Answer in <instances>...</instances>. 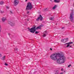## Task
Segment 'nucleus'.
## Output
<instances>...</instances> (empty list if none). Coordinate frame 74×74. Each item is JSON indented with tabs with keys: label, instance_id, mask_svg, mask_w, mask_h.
I'll list each match as a JSON object with an SVG mask.
<instances>
[{
	"label": "nucleus",
	"instance_id": "obj_1",
	"mask_svg": "<svg viewBox=\"0 0 74 74\" xmlns=\"http://www.w3.org/2000/svg\"><path fill=\"white\" fill-rule=\"evenodd\" d=\"M57 56L59 57L57 60V63L59 64H63L65 62L66 58L65 57L60 53H56L52 54L50 56L51 59L53 60H56L57 59Z\"/></svg>",
	"mask_w": 74,
	"mask_h": 74
},
{
	"label": "nucleus",
	"instance_id": "obj_2",
	"mask_svg": "<svg viewBox=\"0 0 74 74\" xmlns=\"http://www.w3.org/2000/svg\"><path fill=\"white\" fill-rule=\"evenodd\" d=\"M33 8V7L32 3L30 2L28 3L26 9V10H31Z\"/></svg>",
	"mask_w": 74,
	"mask_h": 74
},
{
	"label": "nucleus",
	"instance_id": "obj_3",
	"mask_svg": "<svg viewBox=\"0 0 74 74\" xmlns=\"http://www.w3.org/2000/svg\"><path fill=\"white\" fill-rule=\"evenodd\" d=\"M73 10H72L71 11V12L70 14V16L69 18L70 20L71 21V22H74V14H73Z\"/></svg>",
	"mask_w": 74,
	"mask_h": 74
},
{
	"label": "nucleus",
	"instance_id": "obj_4",
	"mask_svg": "<svg viewBox=\"0 0 74 74\" xmlns=\"http://www.w3.org/2000/svg\"><path fill=\"white\" fill-rule=\"evenodd\" d=\"M30 32L31 33H34V32L36 31V26L34 25L33 26V27L32 28L30 29H29Z\"/></svg>",
	"mask_w": 74,
	"mask_h": 74
},
{
	"label": "nucleus",
	"instance_id": "obj_5",
	"mask_svg": "<svg viewBox=\"0 0 74 74\" xmlns=\"http://www.w3.org/2000/svg\"><path fill=\"white\" fill-rule=\"evenodd\" d=\"M39 19H40V21H42L43 19V18L41 15H40L38 17V18L36 19L37 21H39Z\"/></svg>",
	"mask_w": 74,
	"mask_h": 74
},
{
	"label": "nucleus",
	"instance_id": "obj_6",
	"mask_svg": "<svg viewBox=\"0 0 74 74\" xmlns=\"http://www.w3.org/2000/svg\"><path fill=\"white\" fill-rule=\"evenodd\" d=\"M14 3L15 5H17L19 4V0H14Z\"/></svg>",
	"mask_w": 74,
	"mask_h": 74
},
{
	"label": "nucleus",
	"instance_id": "obj_7",
	"mask_svg": "<svg viewBox=\"0 0 74 74\" xmlns=\"http://www.w3.org/2000/svg\"><path fill=\"white\" fill-rule=\"evenodd\" d=\"M47 35H48V33H47V32L45 31L43 33V37H45L47 36Z\"/></svg>",
	"mask_w": 74,
	"mask_h": 74
},
{
	"label": "nucleus",
	"instance_id": "obj_8",
	"mask_svg": "<svg viewBox=\"0 0 74 74\" xmlns=\"http://www.w3.org/2000/svg\"><path fill=\"white\" fill-rule=\"evenodd\" d=\"M8 23H9L11 26H15V23L14 22H11L10 21H9L8 22Z\"/></svg>",
	"mask_w": 74,
	"mask_h": 74
},
{
	"label": "nucleus",
	"instance_id": "obj_9",
	"mask_svg": "<svg viewBox=\"0 0 74 74\" xmlns=\"http://www.w3.org/2000/svg\"><path fill=\"white\" fill-rule=\"evenodd\" d=\"M67 41H68V38L61 40V41L62 42H66Z\"/></svg>",
	"mask_w": 74,
	"mask_h": 74
},
{
	"label": "nucleus",
	"instance_id": "obj_10",
	"mask_svg": "<svg viewBox=\"0 0 74 74\" xmlns=\"http://www.w3.org/2000/svg\"><path fill=\"white\" fill-rule=\"evenodd\" d=\"M73 42H69L68 43H67L65 44V45H66V44H67V45L66 46V47H69L70 45L69 44H73Z\"/></svg>",
	"mask_w": 74,
	"mask_h": 74
},
{
	"label": "nucleus",
	"instance_id": "obj_11",
	"mask_svg": "<svg viewBox=\"0 0 74 74\" xmlns=\"http://www.w3.org/2000/svg\"><path fill=\"white\" fill-rule=\"evenodd\" d=\"M6 20H7V18H6V17H3L2 18V22H4L5 21H6Z\"/></svg>",
	"mask_w": 74,
	"mask_h": 74
},
{
	"label": "nucleus",
	"instance_id": "obj_12",
	"mask_svg": "<svg viewBox=\"0 0 74 74\" xmlns=\"http://www.w3.org/2000/svg\"><path fill=\"white\" fill-rule=\"evenodd\" d=\"M55 18H54V17H51L50 18H49V19L50 20H51V21H54Z\"/></svg>",
	"mask_w": 74,
	"mask_h": 74
},
{
	"label": "nucleus",
	"instance_id": "obj_13",
	"mask_svg": "<svg viewBox=\"0 0 74 74\" xmlns=\"http://www.w3.org/2000/svg\"><path fill=\"white\" fill-rule=\"evenodd\" d=\"M54 1L55 3H59L60 2V0L58 1L57 0H54Z\"/></svg>",
	"mask_w": 74,
	"mask_h": 74
},
{
	"label": "nucleus",
	"instance_id": "obj_14",
	"mask_svg": "<svg viewBox=\"0 0 74 74\" xmlns=\"http://www.w3.org/2000/svg\"><path fill=\"white\" fill-rule=\"evenodd\" d=\"M5 56H4L1 58L2 60H5Z\"/></svg>",
	"mask_w": 74,
	"mask_h": 74
},
{
	"label": "nucleus",
	"instance_id": "obj_15",
	"mask_svg": "<svg viewBox=\"0 0 74 74\" xmlns=\"http://www.w3.org/2000/svg\"><path fill=\"white\" fill-rule=\"evenodd\" d=\"M4 4V2L2 1H1L0 2V5H3Z\"/></svg>",
	"mask_w": 74,
	"mask_h": 74
},
{
	"label": "nucleus",
	"instance_id": "obj_16",
	"mask_svg": "<svg viewBox=\"0 0 74 74\" xmlns=\"http://www.w3.org/2000/svg\"><path fill=\"white\" fill-rule=\"evenodd\" d=\"M56 7H57V5H56L54 6V7H53V10H55V8H56Z\"/></svg>",
	"mask_w": 74,
	"mask_h": 74
},
{
	"label": "nucleus",
	"instance_id": "obj_17",
	"mask_svg": "<svg viewBox=\"0 0 74 74\" xmlns=\"http://www.w3.org/2000/svg\"><path fill=\"white\" fill-rule=\"evenodd\" d=\"M55 74H59V71L57 70L56 71Z\"/></svg>",
	"mask_w": 74,
	"mask_h": 74
},
{
	"label": "nucleus",
	"instance_id": "obj_18",
	"mask_svg": "<svg viewBox=\"0 0 74 74\" xmlns=\"http://www.w3.org/2000/svg\"><path fill=\"white\" fill-rule=\"evenodd\" d=\"M41 29V27L40 26L37 27H36V29Z\"/></svg>",
	"mask_w": 74,
	"mask_h": 74
},
{
	"label": "nucleus",
	"instance_id": "obj_19",
	"mask_svg": "<svg viewBox=\"0 0 74 74\" xmlns=\"http://www.w3.org/2000/svg\"><path fill=\"white\" fill-rule=\"evenodd\" d=\"M0 12L1 14H3V13H4V11H2V10H0Z\"/></svg>",
	"mask_w": 74,
	"mask_h": 74
},
{
	"label": "nucleus",
	"instance_id": "obj_20",
	"mask_svg": "<svg viewBox=\"0 0 74 74\" xmlns=\"http://www.w3.org/2000/svg\"><path fill=\"white\" fill-rule=\"evenodd\" d=\"M6 9H9V7H8V6H7L6 7Z\"/></svg>",
	"mask_w": 74,
	"mask_h": 74
},
{
	"label": "nucleus",
	"instance_id": "obj_21",
	"mask_svg": "<svg viewBox=\"0 0 74 74\" xmlns=\"http://www.w3.org/2000/svg\"><path fill=\"white\" fill-rule=\"evenodd\" d=\"M38 31H36L35 32V34H38Z\"/></svg>",
	"mask_w": 74,
	"mask_h": 74
},
{
	"label": "nucleus",
	"instance_id": "obj_22",
	"mask_svg": "<svg viewBox=\"0 0 74 74\" xmlns=\"http://www.w3.org/2000/svg\"><path fill=\"white\" fill-rule=\"evenodd\" d=\"M5 66H8V64L5 63Z\"/></svg>",
	"mask_w": 74,
	"mask_h": 74
},
{
	"label": "nucleus",
	"instance_id": "obj_23",
	"mask_svg": "<svg viewBox=\"0 0 74 74\" xmlns=\"http://www.w3.org/2000/svg\"><path fill=\"white\" fill-rule=\"evenodd\" d=\"M71 66V65L70 64L68 66V67H70V66Z\"/></svg>",
	"mask_w": 74,
	"mask_h": 74
},
{
	"label": "nucleus",
	"instance_id": "obj_24",
	"mask_svg": "<svg viewBox=\"0 0 74 74\" xmlns=\"http://www.w3.org/2000/svg\"><path fill=\"white\" fill-rule=\"evenodd\" d=\"M63 70H64L62 68L61 69V71H63Z\"/></svg>",
	"mask_w": 74,
	"mask_h": 74
},
{
	"label": "nucleus",
	"instance_id": "obj_25",
	"mask_svg": "<svg viewBox=\"0 0 74 74\" xmlns=\"http://www.w3.org/2000/svg\"><path fill=\"white\" fill-rule=\"evenodd\" d=\"M15 51H18V49L17 48L16 49H15Z\"/></svg>",
	"mask_w": 74,
	"mask_h": 74
},
{
	"label": "nucleus",
	"instance_id": "obj_26",
	"mask_svg": "<svg viewBox=\"0 0 74 74\" xmlns=\"http://www.w3.org/2000/svg\"><path fill=\"white\" fill-rule=\"evenodd\" d=\"M1 32V26L0 25V32Z\"/></svg>",
	"mask_w": 74,
	"mask_h": 74
},
{
	"label": "nucleus",
	"instance_id": "obj_27",
	"mask_svg": "<svg viewBox=\"0 0 74 74\" xmlns=\"http://www.w3.org/2000/svg\"><path fill=\"white\" fill-rule=\"evenodd\" d=\"M50 50H51V51H52V48H50Z\"/></svg>",
	"mask_w": 74,
	"mask_h": 74
},
{
	"label": "nucleus",
	"instance_id": "obj_28",
	"mask_svg": "<svg viewBox=\"0 0 74 74\" xmlns=\"http://www.w3.org/2000/svg\"><path fill=\"white\" fill-rule=\"evenodd\" d=\"M29 11H28V12H27V14H29Z\"/></svg>",
	"mask_w": 74,
	"mask_h": 74
},
{
	"label": "nucleus",
	"instance_id": "obj_29",
	"mask_svg": "<svg viewBox=\"0 0 74 74\" xmlns=\"http://www.w3.org/2000/svg\"><path fill=\"white\" fill-rule=\"evenodd\" d=\"M8 34L9 36H10L11 34L10 33H8Z\"/></svg>",
	"mask_w": 74,
	"mask_h": 74
},
{
	"label": "nucleus",
	"instance_id": "obj_30",
	"mask_svg": "<svg viewBox=\"0 0 74 74\" xmlns=\"http://www.w3.org/2000/svg\"><path fill=\"white\" fill-rule=\"evenodd\" d=\"M10 12L11 13V14H12V12L11 11H10Z\"/></svg>",
	"mask_w": 74,
	"mask_h": 74
},
{
	"label": "nucleus",
	"instance_id": "obj_31",
	"mask_svg": "<svg viewBox=\"0 0 74 74\" xmlns=\"http://www.w3.org/2000/svg\"><path fill=\"white\" fill-rule=\"evenodd\" d=\"M1 53H0V56H1Z\"/></svg>",
	"mask_w": 74,
	"mask_h": 74
},
{
	"label": "nucleus",
	"instance_id": "obj_32",
	"mask_svg": "<svg viewBox=\"0 0 74 74\" xmlns=\"http://www.w3.org/2000/svg\"><path fill=\"white\" fill-rule=\"evenodd\" d=\"M50 1H52V0H50Z\"/></svg>",
	"mask_w": 74,
	"mask_h": 74
},
{
	"label": "nucleus",
	"instance_id": "obj_33",
	"mask_svg": "<svg viewBox=\"0 0 74 74\" xmlns=\"http://www.w3.org/2000/svg\"><path fill=\"white\" fill-rule=\"evenodd\" d=\"M27 21H29V19H27Z\"/></svg>",
	"mask_w": 74,
	"mask_h": 74
},
{
	"label": "nucleus",
	"instance_id": "obj_34",
	"mask_svg": "<svg viewBox=\"0 0 74 74\" xmlns=\"http://www.w3.org/2000/svg\"><path fill=\"white\" fill-rule=\"evenodd\" d=\"M27 1V0H25V1H26V2Z\"/></svg>",
	"mask_w": 74,
	"mask_h": 74
},
{
	"label": "nucleus",
	"instance_id": "obj_35",
	"mask_svg": "<svg viewBox=\"0 0 74 74\" xmlns=\"http://www.w3.org/2000/svg\"><path fill=\"white\" fill-rule=\"evenodd\" d=\"M70 47H71V46H70Z\"/></svg>",
	"mask_w": 74,
	"mask_h": 74
},
{
	"label": "nucleus",
	"instance_id": "obj_36",
	"mask_svg": "<svg viewBox=\"0 0 74 74\" xmlns=\"http://www.w3.org/2000/svg\"><path fill=\"white\" fill-rule=\"evenodd\" d=\"M62 29H64V27H62Z\"/></svg>",
	"mask_w": 74,
	"mask_h": 74
},
{
	"label": "nucleus",
	"instance_id": "obj_37",
	"mask_svg": "<svg viewBox=\"0 0 74 74\" xmlns=\"http://www.w3.org/2000/svg\"><path fill=\"white\" fill-rule=\"evenodd\" d=\"M45 10H47V9H45Z\"/></svg>",
	"mask_w": 74,
	"mask_h": 74
},
{
	"label": "nucleus",
	"instance_id": "obj_38",
	"mask_svg": "<svg viewBox=\"0 0 74 74\" xmlns=\"http://www.w3.org/2000/svg\"><path fill=\"white\" fill-rule=\"evenodd\" d=\"M32 0V1H33L34 0Z\"/></svg>",
	"mask_w": 74,
	"mask_h": 74
},
{
	"label": "nucleus",
	"instance_id": "obj_39",
	"mask_svg": "<svg viewBox=\"0 0 74 74\" xmlns=\"http://www.w3.org/2000/svg\"><path fill=\"white\" fill-rule=\"evenodd\" d=\"M28 29H29V28H28Z\"/></svg>",
	"mask_w": 74,
	"mask_h": 74
},
{
	"label": "nucleus",
	"instance_id": "obj_40",
	"mask_svg": "<svg viewBox=\"0 0 74 74\" xmlns=\"http://www.w3.org/2000/svg\"><path fill=\"white\" fill-rule=\"evenodd\" d=\"M64 72H65V71H64Z\"/></svg>",
	"mask_w": 74,
	"mask_h": 74
}]
</instances>
